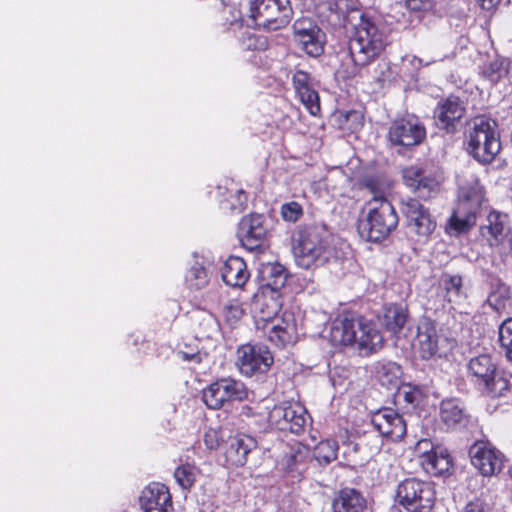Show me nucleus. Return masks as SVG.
I'll list each match as a JSON object with an SVG mask.
<instances>
[{"label":"nucleus","mask_w":512,"mask_h":512,"mask_svg":"<svg viewBox=\"0 0 512 512\" xmlns=\"http://www.w3.org/2000/svg\"><path fill=\"white\" fill-rule=\"evenodd\" d=\"M405 3L411 11H425L432 7L433 0H405Z\"/></svg>","instance_id":"obj_53"},{"label":"nucleus","mask_w":512,"mask_h":512,"mask_svg":"<svg viewBox=\"0 0 512 512\" xmlns=\"http://www.w3.org/2000/svg\"><path fill=\"white\" fill-rule=\"evenodd\" d=\"M429 441L427 440H421L418 442V450L421 451L422 447H428L429 446Z\"/></svg>","instance_id":"obj_57"},{"label":"nucleus","mask_w":512,"mask_h":512,"mask_svg":"<svg viewBox=\"0 0 512 512\" xmlns=\"http://www.w3.org/2000/svg\"><path fill=\"white\" fill-rule=\"evenodd\" d=\"M325 34L323 31L318 34L312 31V34L304 38H300L295 42L307 55L311 57H319L324 52Z\"/></svg>","instance_id":"obj_37"},{"label":"nucleus","mask_w":512,"mask_h":512,"mask_svg":"<svg viewBox=\"0 0 512 512\" xmlns=\"http://www.w3.org/2000/svg\"><path fill=\"white\" fill-rule=\"evenodd\" d=\"M204 442L207 448L211 450L217 449L220 445L217 432L215 430L207 431L204 435Z\"/></svg>","instance_id":"obj_54"},{"label":"nucleus","mask_w":512,"mask_h":512,"mask_svg":"<svg viewBox=\"0 0 512 512\" xmlns=\"http://www.w3.org/2000/svg\"><path fill=\"white\" fill-rule=\"evenodd\" d=\"M309 415L304 406L297 402H282L274 405L268 415L271 427L299 435L305 431Z\"/></svg>","instance_id":"obj_11"},{"label":"nucleus","mask_w":512,"mask_h":512,"mask_svg":"<svg viewBox=\"0 0 512 512\" xmlns=\"http://www.w3.org/2000/svg\"><path fill=\"white\" fill-rule=\"evenodd\" d=\"M247 16L255 27L278 30L285 27L291 19L290 0H241L239 9L232 12L230 24L244 22Z\"/></svg>","instance_id":"obj_4"},{"label":"nucleus","mask_w":512,"mask_h":512,"mask_svg":"<svg viewBox=\"0 0 512 512\" xmlns=\"http://www.w3.org/2000/svg\"><path fill=\"white\" fill-rule=\"evenodd\" d=\"M401 373V367L394 362L382 364L378 370L380 382L387 386H397Z\"/></svg>","instance_id":"obj_40"},{"label":"nucleus","mask_w":512,"mask_h":512,"mask_svg":"<svg viewBox=\"0 0 512 512\" xmlns=\"http://www.w3.org/2000/svg\"><path fill=\"white\" fill-rule=\"evenodd\" d=\"M466 139L468 153L483 164L492 162L501 149L497 123L489 118H475Z\"/></svg>","instance_id":"obj_7"},{"label":"nucleus","mask_w":512,"mask_h":512,"mask_svg":"<svg viewBox=\"0 0 512 512\" xmlns=\"http://www.w3.org/2000/svg\"><path fill=\"white\" fill-rule=\"evenodd\" d=\"M248 398L245 384L233 378H221L202 391V400L209 409H220L226 404Z\"/></svg>","instance_id":"obj_9"},{"label":"nucleus","mask_w":512,"mask_h":512,"mask_svg":"<svg viewBox=\"0 0 512 512\" xmlns=\"http://www.w3.org/2000/svg\"><path fill=\"white\" fill-rule=\"evenodd\" d=\"M262 279L265 285L273 291L284 287L287 279L286 269L279 263H268L261 270Z\"/></svg>","instance_id":"obj_33"},{"label":"nucleus","mask_w":512,"mask_h":512,"mask_svg":"<svg viewBox=\"0 0 512 512\" xmlns=\"http://www.w3.org/2000/svg\"><path fill=\"white\" fill-rule=\"evenodd\" d=\"M302 215L303 208L296 201H291L281 206V216L285 221L294 223L298 221Z\"/></svg>","instance_id":"obj_49"},{"label":"nucleus","mask_w":512,"mask_h":512,"mask_svg":"<svg viewBox=\"0 0 512 512\" xmlns=\"http://www.w3.org/2000/svg\"><path fill=\"white\" fill-rule=\"evenodd\" d=\"M139 502L143 512H171L172 510L169 489L158 482L151 483L142 490Z\"/></svg>","instance_id":"obj_20"},{"label":"nucleus","mask_w":512,"mask_h":512,"mask_svg":"<svg viewBox=\"0 0 512 512\" xmlns=\"http://www.w3.org/2000/svg\"><path fill=\"white\" fill-rule=\"evenodd\" d=\"M398 397L410 405H417L421 401L422 391L419 387L412 384L403 385L398 391Z\"/></svg>","instance_id":"obj_46"},{"label":"nucleus","mask_w":512,"mask_h":512,"mask_svg":"<svg viewBox=\"0 0 512 512\" xmlns=\"http://www.w3.org/2000/svg\"><path fill=\"white\" fill-rule=\"evenodd\" d=\"M408 321V310L406 307L398 304H390L385 308L383 324L386 329L398 334Z\"/></svg>","instance_id":"obj_32"},{"label":"nucleus","mask_w":512,"mask_h":512,"mask_svg":"<svg viewBox=\"0 0 512 512\" xmlns=\"http://www.w3.org/2000/svg\"><path fill=\"white\" fill-rule=\"evenodd\" d=\"M478 212L464 205H457L448 222L450 233L459 235L469 231L476 223Z\"/></svg>","instance_id":"obj_31"},{"label":"nucleus","mask_w":512,"mask_h":512,"mask_svg":"<svg viewBox=\"0 0 512 512\" xmlns=\"http://www.w3.org/2000/svg\"><path fill=\"white\" fill-rule=\"evenodd\" d=\"M240 43L245 50H262L267 47V41L264 37L257 36L250 32L243 34Z\"/></svg>","instance_id":"obj_48"},{"label":"nucleus","mask_w":512,"mask_h":512,"mask_svg":"<svg viewBox=\"0 0 512 512\" xmlns=\"http://www.w3.org/2000/svg\"><path fill=\"white\" fill-rule=\"evenodd\" d=\"M471 382L484 394L496 398L509 390V380L489 354L472 357L467 364Z\"/></svg>","instance_id":"obj_6"},{"label":"nucleus","mask_w":512,"mask_h":512,"mask_svg":"<svg viewBox=\"0 0 512 512\" xmlns=\"http://www.w3.org/2000/svg\"><path fill=\"white\" fill-rule=\"evenodd\" d=\"M400 210L406 218L411 232L427 239L436 228V221L421 202L415 198H404L400 201Z\"/></svg>","instance_id":"obj_13"},{"label":"nucleus","mask_w":512,"mask_h":512,"mask_svg":"<svg viewBox=\"0 0 512 512\" xmlns=\"http://www.w3.org/2000/svg\"><path fill=\"white\" fill-rule=\"evenodd\" d=\"M499 342L507 359L512 361V318L504 320L499 326Z\"/></svg>","instance_id":"obj_41"},{"label":"nucleus","mask_w":512,"mask_h":512,"mask_svg":"<svg viewBox=\"0 0 512 512\" xmlns=\"http://www.w3.org/2000/svg\"><path fill=\"white\" fill-rule=\"evenodd\" d=\"M312 31L318 34L322 30L308 18L296 20L293 24L294 41L297 42L300 40V38L309 36L312 34Z\"/></svg>","instance_id":"obj_42"},{"label":"nucleus","mask_w":512,"mask_h":512,"mask_svg":"<svg viewBox=\"0 0 512 512\" xmlns=\"http://www.w3.org/2000/svg\"><path fill=\"white\" fill-rule=\"evenodd\" d=\"M462 512H490V507L484 501L475 499L468 502Z\"/></svg>","instance_id":"obj_52"},{"label":"nucleus","mask_w":512,"mask_h":512,"mask_svg":"<svg viewBox=\"0 0 512 512\" xmlns=\"http://www.w3.org/2000/svg\"><path fill=\"white\" fill-rule=\"evenodd\" d=\"M305 457L306 453L301 448H292L290 453L285 456L286 469L300 474L304 470Z\"/></svg>","instance_id":"obj_44"},{"label":"nucleus","mask_w":512,"mask_h":512,"mask_svg":"<svg viewBox=\"0 0 512 512\" xmlns=\"http://www.w3.org/2000/svg\"><path fill=\"white\" fill-rule=\"evenodd\" d=\"M371 424L382 437L392 441H399L407 431L403 416L392 408H381L371 416Z\"/></svg>","instance_id":"obj_14"},{"label":"nucleus","mask_w":512,"mask_h":512,"mask_svg":"<svg viewBox=\"0 0 512 512\" xmlns=\"http://www.w3.org/2000/svg\"><path fill=\"white\" fill-rule=\"evenodd\" d=\"M440 420L449 430H464L475 424L464 402L459 398H446L440 403Z\"/></svg>","instance_id":"obj_16"},{"label":"nucleus","mask_w":512,"mask_h":512,"mask_svg":"<svg viewBox=\"0 0 512 512\" xmlns=\"http://www.w3.org/2000/svg\"><path fill=\"white\" fill-rule=\"evenodd\" d=\"M292 85L296 95L309 113L317 116L321 111L320 98L311 74L302 69H296L292 75Z\"/></svg>","instance_id":"obj_19"},{"label":"nucleus","mask_w":512,"mask_h":512,"mask_svg":"<svg viewBox=\"0 0 512 512\" xmlns=\"http://www.w3.org/2000/svg\"><path fill=\"white\" fill-rule=\"evenodd\" d=\"M442 282L449 302H456L463 296V282L459 275H444Z\"/></svg>","instance_id":"obj_39"},{"label":"nucleus","mask_w":512,"mask_h":512,"mask_svg":"<svg viewBox=\"0 0 512 512\" xmlns=\"http://www.w3.org/2000/svg\"><path fill=\"white\" fill-rule=\"evenodd\" d=\"M380 55H381V53L371 63H369L368 65H366L362 68L356 67L355 64L353 63V69H352L353 76H359V77L363 78L365 76V73H369V74H371L370 77L374 82L381 84V85L384 84L387 80H389V77L391 74L390 65L387 61L380 60L377 62L376 66L372 69V71L366 70V67L371 65L374 61H376Z\"/></svg>","instance_id":"obj_34"},{"label":"nucleus","mask_w":512,"mask_h":512,"mask_svg":"<svg viewBox=\"0 0 512 512\" xmlns=\"http://www.w3.org/2000/svg\"><path fill=\"white\" fill-rule=\"evenodd\" d=\"M194 319L198 322L199 327L202 329V336L209 337L210 332L216 326V321L213 316L211 314L200 311L195 315Z\"/></svg>","instance_id":"obj_50"},{"label":"nucleus","mask_w":512,"mask_h":512,"mask_svg":"<svg viewBox=\"0 0 512 512\" xmlns=\"http://www.w3.org/2000/svg\"><path fill=\"white\" fill-rule=\"evenodd\" d=\"M243 314L244 310L241 304L236 300L229 301L223 307L225 321L230 325H235L242 318Z\"/></svg>","instance_id":"obj_47"},{"label":"nucleus","mask_w":512,"mask_h":512,"mask_svg":"<svg viewBox=\"0 0 512 512\" xmlns=\"http://www.w3.org/2000/svg\"><path fill=\"white\" fill-rule=\"evenodd\" d=\"M439 337L436 324L430 318L422 317L417 324V334L412 346L424 360L433 358L438 352Z\"/></svg>","instance_id":"obj_18"},{"label":"nucleus","mask_w":512,"mask_h":512,"mask_svg":"<svg viewBox=\"0 0 512 512\" xmlns=\"http://www.w3.org/2000/svg\"><path fill=\"white\" fill-rule=\"evenodd\" d=\"M471 463L484 475L499 473L504 466V455L491 445L475 443L469 450Z\"/></svg>","instance_id":"obj_15"},{"label":"nucleus","mask_w":512,"mask_h":512,"mask_svg":"<svg viewBox=\"0 0 512 512\" xmlns=\"http://www.w3.org/2000/svg\"><path fill=\"white\" fill-rule=\"evenodd\" d=\"M292 252L296 264L304 269L337 263L338 251L332 245V236L326 225H300L292 236Z\"/></svg>","instance_id":"obj_2"},{"label":"nucleus","mask_w":512,"mask_h":512,"mask_svg":"<svg viewBox=\"0 0 512 512\" xmlns=\"http://www.w3.org/2000/svg\"><path fill=\"white\" fill-rule=\"evenodd\" d=\"M507 229V215L492 211L486 218V223L481 226V234L487 237L491 245L499 243Z\"/></svg>","instance_id":"obj_30"},{"label":"nucleus","mask_w":512,"mask_h":512,"mask_svg":"<svg viewBox=\"0 0 512 512\" xmlns=\"http://www.w3.org/2000/svg\"><path fill=\"white\" fill-rule=\"evenodd\" d=\"M331 507L332 512H366L367 501L359 490L345 487L335 494Z\"/></svg>","instance_id":"obj_24"},{"label":"nucleus","mask_w":512,"mask_h":512,"mask_svg":"<svg viewBox=\"0 0 512 512\" xmlns=\"http://www.w3.org/2000/svg\"><path fill=\"white\" fill-rule=\"evenodd\" d=\"M484 201V190L477 177L471 175L459 186L458 205L479 211Z\"/></svg>","instance_id":"obj_28"},{"label":"nucleus","mask_w":512,"mask_h":512,"mask_svg":"<svg viewBox=\"0 0 512 512\" xmlns=\"http://www.w3.org/2000/svg\"><path fill=\"white\" fill-rule=\"evenodd\" d=\"M223 282L231 287H242L249 279L245 261L238 256H229L221 268Z\"/></svg>","instance_id":"obj_27"},{"label":"nucleus","mask_w":512,"mask_h":512,"mask_svg":"<svg viewBox=\"0 0 512 512\" xmlns=\"http://www.w3.org/2000/svg\"><path fill=\"white\" fill-rule=\"evenodd\" d=\"M322 22L334 28L351 26L348 52L356 67L371 63L387 45V34L381 21L364 12L356 0H326L317 6Z\"/></svg>","instance_id":"obj_1"},{"label":"nucleus","mask_w":512,"mask_h":512,"mask_svg":"<svg viewBox=\"0 0 512 512\" xmlns=\"http://www.w3.org/2000/svg\"><path fill=\"white\" fill-rule=\"evenodd\" d=\"M420 464L427 474L438 477L450 471L452 459L447 449L438 446L421 452Z\"/></svg>","instance_id":"obj_22"},{"label":"nucleus","mask_w":512,"mask_h":512,"mask_svg":"<svg viewBox=\"0 0 512 512\" xmlns=\"http://www.w3.org/2000/svg\"><path fill=\"white\" fill-rule=\"evenodd\" d=\"M426 136V130L418 117L407 115L395 119L388 130V140L392 147L401 149L419 145Z\"/></svg>","instance_id":"obj_12"},{"label":"nucleus","mask_w":512,"mask_h":512,"mask_svg":"<svg viewBox=\"0 0 512 512\" xmlns=\"http://www.w3.org/2000/svg\"><path fill=\"white\" fill-rule=\"evenodd\" d=\"M364 186L373 197L368 203L366 217L358 225V232L367 241L381 242L397 228L399 217L392 203L381 192L376 178H366Z\"/></svg>","instance_id":"obj_3"},{"label":"nucleus","mask_w":512,"mask_h":512,"mask_svg":"<svg viewBox=\"0 0 512 512\" xmlns=\"http://www.w3.org/2000/svg\"><path fill=\"white\" fill-rule=\"evenodd\" d=\"M236 365L240 373L247 377L266 374L274 363L269 348L263 344H243L236 351Z\"/></svg>","instance_id":"obj_10"},{"label":"nucleus","mask_w":512,"mask_h":512,"mask_svg":"<svg viewBox=\"0 0 512 512\" xmlns=\"http://www.w3.org/2000/svg\"><path fill=\"white\" fill-rule=\"evenodd\" d=\"M396 500L408 512H430L436 500L434 485L418 478H406L397 486Z\"/></svg>","instance_id":"obj_8"},{"label":"nucleus","mask_w":512,"mask_h":512,"mask_svg":"<svg viewBox=\"0 0 512 512\" xmlns=\"http://www.w3.org/2000/svg\"><path fill=\"white\" fill-rule=\"evenodd\" d=\"M465 113V108L458 97L449 96L438 102L434 110V118L439 128L447 132L455 130L456 123L460 121Z\"/></svg>","instance_id":"obj_21"},{"label":"nucleus","mask_w":512,"mask_h":512,"mask_svg":"<svg viewBox=\"0 0 512 512\" xmlns=\"http://www.w3.org/2000/svg\"><path fill=\"white\" fill-rule=\"evenodd\" d=\"M499 0H481L484 9H490Z\"/></svg>","instance_id":"obj_56"},{"label":"nucleus","mask_w":512,"mask_h":512,"mask_svg":"<svg viewBox=\"0 0 512 512\" xmlns=\"http://www.w3.org/2000/svg\"><path fill=\"white\" fill-rule=\"evenodd\" d=\"M230 209L232 211L241 212L247 203V194L243 189H237L230 199Z\"/></svg>","instance_id":"obj_51"},{"label":"nucleus","mask_w":512,"mask_h":512,"mask_svg":"<svg viewBox=\"0 0 512 512\" xmlns=\"http://www.w3.org/2000/svg\"><path fill=\"white\" fill-rule=\"evenodd\" d=\"M174 477L176 482L183 489H189L193 486L196 480V470L193 466L189 464L182 465L175 470Z\"/></svg>","instance_id":"obj_43"},{"label":"nucleus","mask_w":512,"mask_h":512,"mask_svg":"<svg viewBox=\"0 0 512 512\" xmlns=\"http://www.w3.org/2000/svg\"><path fill=\"white\" fill-rule=\"evenodd\" d=\"M268 338L280 347L294 344L297 340V326L294 315L284 313L282 319L269 330Z\"/></svg>","instance_id":"obj_26"},{"label":"nucleus","mask_w":512,"mask_h":512,"mask_svg":"<svg viewBox=\"0 0 512 512\" xmlns=\"http://www.w3.org/2000/svg\"><path fill=\"white\" fill-rule=\"evenodd\" d=\"M256 447L257 443L252 437L239 435L230 439L225 455L231 464L243 466L247 462L248 454Z\"/></svg>","instance_id":"obj_29"},{"label":"nucleus","mask_w":512,"mask_h":512,"mask_svg":"<svg viewBox=\"0 0 512 512\" xmlns=\"http://www.w3.org/2000/svg\"><path fill=\"white\" fill-rule=\"evenodd\" d=\"M210 261L204 255L193 253L185 274V284L190 290L198 291L209 283L208 268Z\"/></svg>","instance_id":"obj_25"},{"label":"nucleus","mask_w":512,"mask_h":512,"mask_svg":"<svg viewBox=\"0 0 512 512\" xmlns=\"http://www.w3.org/2000/svg\"><path fill=\"white\" fill-rule=\"evenodd\" d=\"M177 355L183 360L194 364H200L207 357L206 352H202L199 347L185 344L184 348L179 350Z\"/></svg>","instance_id":"obj_45"},{"label":"nucleus","mask_w":512,"mask_h":512,"mask_svg":"<svg viewBox=\"0 0 512 512\" xmlns=\"http://www.w3.org/2000/svg\"><path fill=\"white\" fill-rule=\"evenodd\" d=\"M505 78L512 84V60L508 58L505 62Z\"/></svg>","instance_id":"obj_55"},{"label":"nucleus","mask_w":512,"mask_h":512,"mask_svg":"<svg viewBox=\"0 0 512 512\" xmlns=\"http://www.w3.org/2000/svg\"><path fill=\"white\" fill-rule=\"evenodd\" d=\"M402 174L404 183L422 198H429L438 187V181L419 167H407Z\"/></svg>","instance_id":"obj_23"},{"label":"nucleus","mask_w":512,"mask_h":512,"mask_svg":"<svg viewBox=\"0 0 512 512\" xmlns=\"http://www.w3.org/2000/svg\"><path fill=\"white\" fill-rule=\"evenodd\" d=\"M267 232L265 217L262 214H251L241 219L238 238L246 249L254 251L262 246Z\"/></svg>","instance_id":"obj_17"},{"label":"nucleus","mask_w":512,"mask_h":512,"mask_svg":"<svg viewBox=\"0 0 512 512\" xmlns=\"http://www.w3.org/2000/svg\"><path fill=\"white\" fill-rule=\"evenodd\" d=\"M506 58L496 57L483 67L481 75L492 84L498 83L505 78Z\"/></svg>","instance_id":"obj_38"},{"label":"nucleus","mask_w":512,"mask_h":512,"mask_svg":"<svg viewBox=\"0 0 512 512\" xmlns=\"http://www.w3.org/2000/svg\"><path fill=\"white\" fill-rule=\"evenodd\" d=\"M330 337L335 345L356 344L360 350H366L369 353L376 352L383 344V336L379 330L364 317L354 314L335 322L331 328Z\"/></svg>","instance_id":"obj_5"},{"label":"nucleus","mask_w":512,"mask_h":512,"mask_svg":"<svg viewBox=\"0 0 512 512\" xmlns=\"http://www.w3.org/2000/svg\"><path fill=\"white\" fill-rule=\"evenodd\" d=\"M510 299V289L499 278H495L491 282V291L487 298L488 305L495 311L499 312L506 306Z\"/></svg>","instance_id":"obj_35"},{"label":"nucleus","mask_w":512,"mask_h":512,"mask_svg":"<svg viewBox=\"0 0 512 512\" xmlns=\"http://www.w3.org/2000/svg\"><path fill=\"white\" fill-rule=\"evenodd\" d=\"M338 443L327 439L319 442L313 451L315 460L322 466H326L337 459Z\"/></svg>","instance_id":"obj_36"}]
</instances>
